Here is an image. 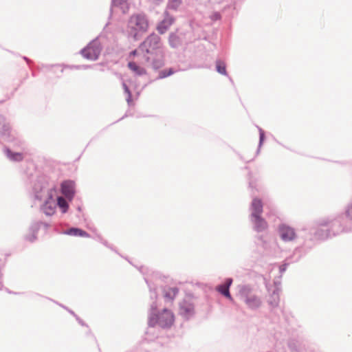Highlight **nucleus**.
<instances>
[{
	"label": "nucleus",
	"instance_id": "f257e3e1",
	"mask_svg": "<svg viewBox=\"0 0 352 352\" xmlns=\"http://www.w3.org/2000/svg\"><path fill=\"white\" fill-rule=\"evenodd\" d=\"M138 50L143 53L147 66L153 69L161 68L164 63V51L160 37L152 33L140 45Z\"/></svg>",
	"mask_w": 352,
	"mask_h": 352
},
{
	"label": "nucleus",
	"instance_id": "f03ea898",
	"mask_svg": "<svg viewBox=\"0 0 352 352\" xmlns=\"http://www.w3.org/2000/svg\"><path fill=\"white\" fill-rule=\"evenodd\" d=\"M33 192L34 198L42 200L45 198L44 203L41 206V211L47 216H52L55 213L56 204L54 199L55 190L52 188H47L46 184L38 179L34 184Z\"/></svg>",
	"mask_w": 352,
	"mask_h": 352
},
{
	"label": "nucleus",
	"instance_id": "7ed1b4c3",
	"mask_svg": "<svg viewBox=\"0 0 352 352\" xmlns=\"http://www.w3.org/2000/svg\"><path fill=\"white\" fill-rule=\"evenodd\" d=\"M157 305L156 301H153L151 304L148 325L149 327L160 326L162 328H169L172 326L175 320L173 313L166 309H163L161 311H157Z\"/></svg>",
	"mask_w": 352,
	"mask_h": 352
},
{
	"label": "nucleus",
	"instance_id": "20e7f679",
	"mask_svg": "<svg viewBox=\"0 0 352 352\" xmlns=\"http://www.w3.org/2000/svg\"><path fill=\"white\" fill-rule=\"evenodd\" d=\"M149 21L147 15L143 12L131 15L128 21L129 36L134 41L139 40L142 34L148 31Z\"/></svg>",
	"mask_w": 352,
	"mask_h": 352
},
{
	"label": "nucleus",
	"instance_id": "39448f33",
	"mask_svg": "<svg viewBox=\"0 0 352 352\" xmlns=\"http://www.w3.org/2000/svg\"><path fill=\"white\" fill-rule=\"evenodd\" d=\"M238 296L239 300L251 310H256L262 305L261 297L256 294L253 287L249 284L238 286Z\"/></svg>",
	"mask_w": 352,
	"mask_h": 352
},
{
	"label": "nucleus",
	"instance_id": "423d86ee",
	"mask_svg": "<svg viewBox=\"0 0 352 352\" xmlns=\"http://www.w3.org/2000/svg\"><path fill=\"white\" fill-rule=\"evenodd\" d=\"M250 210V221L252 228L256 232H263L267 230L268 224L265 219L261 217L263 212V204L261 199H253Z\"/></svg>",
	"mask_w": 352,
	"mask_h": 352
},
{
	"label": "nucleus",
	"instance_id": "0eeeda50",
	"mask_svg": "<svg viewBox=\"0 0 352 352\" xmlns=\"http://www.w3.org/2000/svg\"><path fill=\"white\" fill-rule=\"evenodd\" d=\"M0 135L5 141L13 142L19 146L24 148L25 142L13 135L9 122L1 115H0Z\"/></svg>",
	"mask_w": 352,
	"mask_h": 352
},
{
	"label": "nucleus",
	"instance_id": "6e6552de",
	"mask_svg": "<svg viewBox=\"0 0 352 352\" xmlns=\"http://www.w3.org/2000/svg\"><path fill=\"white\" fill-rule=\"evenodd\" d=\"M101 50L102 47L100 42L98 40H94L86 47L83 48L80 53L85 58L96 60L98 58Z\"/></svg>",
	"mask_w": 352,
	"mask_h": 352
},
{
	"label": "nucleus",
	"instance_id": "1a4fd4ad",
	"mask_svg": "<svg viewBox=\"0 0 352 352\" xmlns=\"http://www.w3.org/2000/svg\"><path fill=\"white\" fill-rule=\"evenodd\" d=\"M277 232L280 239L285 243L294 242L298 238L295 229L286 223L279 224Z\"/></svg>",
	"mask_w": 352,
	"mask_h": 352
},
{
	"label": "nucleus",
	"instance_id": "9d476101",
	"mask_svg": "<svg viewBox=\"0 0 352 352\" xmlns=\"http://www.w3.org/2000/svg\"><path fill=\"white\" fill-rule=\"evenodd\" d=\"M195 314V305L188 299L183 300L179 305V314L185 320L192 318Z\"/></svg>",
	"mask_w": 352,
	"mask_h": 352
},
{
	"label": "nucleus",
	"instance_id": "9b49d317",
	"mask_svg": "<svg viewBox=\"0 0 352 352\" xmlns=\"http://www.w3.org/2000/svg\"><path fill=\"white\" fill-rule=\"evenodd\" d=\"M320 225L322 226H328L330 229L332 235L336 236L340 232L344 231V228L342 225L341 218L335 219L333 220H322L320 221Z\"/></svg>",
	"mask_w": 352,
	"mask_h": 352
},
{
	"label": "nucleus",
	"instance_id": "f8f14e48",
	"mask_svg": "<svg viewBox=\"0 0 352 352\" xmlns=\"http://www.w3.org/2000/svg\"><path fill=\"white\" fill-rule=\"evenodd\" d=\"M61 193L64 197L72 201L75 195V183L71 180H67L62 182Z\"/></svg>",
	"mask_w": 352,
	"mask_h": 352
},
{
	"label": "nucleus",
	"instance_id": "ddd939ff",
	"mask_svg": "<svg viewBox=\"0 0 352 352\" xmlns=\"http://www.w3.org/2000/svg\"><path fill=\"white\" fill-rule=\"evenodd\" d=\"M174 21V17L166 11L164 12V19L158 24L157 27L158 32L161 34H164L170 28V26L173 23Z\"/></svg>",
	"mask_w": 352,
	"mask_h": 352
},
{
	"label": "nucleus",
	"instance_id": "4468645a",
	"mask_svg": "<svg viewBox=\"0 0 352 352\" xmlns=\"http://www.w3.org/2000/svg\"><path fill=\"white\" fill-rule=\"evenodd\" d=\"M4 153L7 158L12 162H19L24 159V154L22 152L13 151L8 147L4 148Z\"/></svg>",
	"mask_w": 352,
	"mask_h": 352
},
{
	"label": "nucleus",
	"instance_id": "2eb2a0df",
	"mask_svg": "<svg viewBox=\"0 0 352 352\" xmlns=\"http://www.w3.org/2000/svg\"><path fill=\"white\" fill-rule=\"evenodd\" d=\"M319 228L314 232L315 238L320 240L327 239L333 235L331 233L328 226H322L319 224Z\"/></svg>",
	"mask_w": 352,
	"mask_h": 352
},
{
	"label": "nucleus",
	"instance_id": "dca6fc26",
	"mask_svg": "<svg viewBox=\"0 0 352 352\" xmlns=\"http://www.w3.org/2000/svg\"><path fill=\"white\" fill-rule=\"evenodd\" d=\"M41 223H32L29 228L30 233L25 237V240L32 243L37 239V233L41 228Z\"/></svg>",
	"mask_w": 352,
	"mask_h": 352
},
{
	"label": "nucleus",
	"instance_id": "f3484780",
	"mask_svg": "<svg viewBox=\"0 0 352 352\" xmlns=\"http://www.w3.org/2000/svg\"><path fill=\"white\" fill-rule=\"evenodd\" d=\"M280 289L278 286L275 285L274 289L272 290L269 299L267 300L268 304L272 307H276L278 305L280 301Z\"/></svg>",
	"mask_w": 352,
	"mask_h": 352
},
{
	"label": "nucleus",
	"instance_id": "a211bd4d",
	"mask_svg": "<svg viewBox=\"0 0 352 352\" xmlns=\"http://www.w3.org/2000/svg\"><path fill=\"white\" fill-rule=\"evenodd\" d=\"M164 296L166 300L173 301L179 293V289L177 287H166L164 288Z\"/></svg>",
	"mask_w": 352,
	"mask_h": 352
},
{
	"label": "nucleus",
	"instance_id": "6ab92c4d",
	"mask_svg": "<svg viewBox=\"0 0 352 352\" xmlns=\"http://www.w3.org/2000/svg\"><path fill=\"white\" fill-rule=\"evenodd\" d=\"M64 234L75 236L89 237V233L78 228H71L66 230Z\"/></svg>",
	"mask_w": 352,
	"mask_h": 352
},
{
	"label": "nucleus",
	"instance_id": "aec40b11",
	"mask_svg": "<svg viewBox=\"0 0 352 352\" xmlns=\"http://www.w3.org/2000/svg\"><path fill=\"white\" fill-rule=\"evenodd\" d=\"M168 43L171 47L177 48L182 45V39L176 33H171L169 35Z\"/></svg>",
	"mask_w": 352,
	"mask_h": 352
},
{
	"label": "nucleus",
	"instance_id": "412c9836",
	"mask_svg": "<svg viewBox=\"0 0 352 352\" xmlns=\"http://www.w3.org/2000/svg\"><path fill=\"white\" fill-rule=\"evenodd\" d=\"M69 200L63 197H58L57 201L56 202L63 214H65L69 210Z\"/></svg>",
	"mask_w": 352,
	"mask_h": 352
},
{
	"label": "nucleus",
	"instance_id": "4be33fe9",
	"mask_svg": "<svg viewBox=\"0 0 352 352\" xmlns=\"http://www.w3.org/2000/svg\"><path fill=\"white\" fill-rule=\"evenodd\" d=\"M111 6L119 7L124 14L128 12L129 10V3L126 0H112Z\"/></svg>",
	"mask_w": 352,
	"mask_h": 352
},
{
	"label": "nucleus",
	"instance_id": "5701e85b",
	"mask_svg": "<svg viewBox=\"0 0 352 352\" xmlns=\"http://www.w3.org/2000/svg\"><path fill=\"white\" fill-rule=\"evenodd\" d=\"M128 67L137 76H143L146 74V69L140 67L135 62H129Z\"/></svg>",
	"mask_w": 352,
	"mask_h": 352
},
{
	"label": "nucleus",
	"instance_id": "b1692460",
	"mask_svg": "<svg viewBox=\"0 0 352 352\" xmlns=\"http://www.w3.org/2000/svg\"><path fill=\"white\" fill-rule=\"evenodd\" d=\"M257 243L267 252H270L274 245V243L267 241L263 236H257Z\"/></svg>",
	"mask_w": 352,
	"mask_h": 352
},
{
	"label": "nucleus",
	"instance_id": "393cba45",
	"mask_svg": "<svg viewBox=\"0 0 352 352\" xmlns=\"http://www.w3.org/2000/svg\"><path fill=\"white\" fill-rule=\"evenodd\" d=\"M215 65H216V70L219 74L223 75V76H228V73L226 71V63L223 60H221L220 59L217 60L215 62Z\"/></svg>",
	"mask_w": 352,
	"mask_h": 352
},
{
	"label": "nucleus",
	"instance_id": "a878e982",
	"mask_svg": "<svg viewBox=\"0 0 352 352\" xmlns=\"http://www.w3.org/2000/svg\"><path fill=\"white\" fill-rule=\"evenodd\" d=\"M216 290L219 292L221 294L228 298L230 300H232L233 298L230 294V289L228 288L225 287L223 284L219 285L216 287Z\"/></svg>",
	"mask_w": 352,
	"mask_h": 352
},
{
	"label": "nucleus",
	"instance_id": "bb28decb",
	"mask_svg": "<svg viewBox=\"0 0 352 352\" xmlns=\"http://www.w3.org/2000/svg\"><path fill=\"white\" fill-rule=\"evenodd\" d=\"M182 3V0H168L167 3V9L172 10H177Z\"/></svg>",
	"mask_w": 352,
	"mask_h": 352
},
{
	"label": "nucleus",
	"instance_id": "cd10ccee",
	"mask_svg": "<svg viewBox=\"0 0 352 352\" xmlns=\"http://www.w3.org/2000/svg\"><path fill=\"white\" fill-rule=\"evenodd\" d=\"M177 71L173 68H169L168 69H163L160 71L159 76L157 79H162L174 74Z\"/></svg>",
	"mask_w": 352,
	"mask_h": 352
},
{
	"label": "nucleus",
	"instance_id": "c85d7f7f",
	"mask_svg": "<svg viewBox=\"0 0 352 352\" xmlns=\"http://www.w3.org/2000/svg\"><path fill=\"white\" fill-rule=\"evenodd\" d=\"M122 87H123L124 92L127 94L126 102H127L128 104L130 105L131 103L132 102V97H131V91L124 82H122Z\"/></svg>",
	"mask_w": 352,
	"mask_h": 352
},
{
	"label": "nucleus",
	"instance_id": "c756f323",
	"mask_svg": "<svg viewBox=\"0 0 352 352\" xmlns=\"http://www.w3.org/2000/svg\"><path fill=\"white\" fill-rule=\"evenodd\" d=\"M258 130H259V143H258V148L256 151V154H258V153L260 152V148L263 144V142L264 141V139H265V133H264V131H263L262 129L261 128H258Z\"/></svg>",
	"mask_w": 352,
	"mask_h": 352
},
{
	"label": "nucleus",
	"instance_id": "7c9ffc66",
	"mask_svg": "<svg viewBox=\"0 0 352 352\" xmlns=\"http://www.w3.org/2000/svg\"><path fill=\"white\" fill-rule=\"evenodd\" d=\"M145 280L146 282V283L148 284V286L149 287V289H150V292H151V294H150V298L151 300H156L157 299V294H156V292L155 289H152L151 288V286L150 285V284L148 283V280H146V278H145Z\"/></svg>",
	"mask_w": 352,
	"mask_h": 352
},
{
	"label": "nucleus",
	"instance_id": "2f4dec72",
	"mask_svg": "<svg viewBox=\"0 0 352 352\" xmlns=\"http://www.w3.org/2000/svg\"><path fill=\"white\" fill-rule=\"evenodd\" d=\"M210 19L214 21H218L221 19V15L219 12H214L210 15Z\"/></svg>",
	"mask_w": 352,
	"mask_h": 352
},
{
	"label": "nucleus",
	"instance_id": "473e14b6",
	"mask_svg": "<svg viewBox=\"0 0 352 352\" xmlns=\"http://www.w3.org/2000/svg\"><path fill=\"white\" fill-rule=\"evenodd\" d=\"M232 282H233V280L232 278H227L225 280V282L223 285L225 286V287H227V288H228V289H230V287L232 284Z\"/></svg>",
	"mask_w": 352,
	"mask_h": 352
},
{
	"label": "nucleus",
	"instance_id": "72a5a7b5",
	"mask_svg": "<svg viewBox=\"0 0 352 352\" xmlns=\"http://www.w3.org/2000/svg\"><path fill=\"white\" fill-rule=\"evenodd\" d=\"M346 212L347 217L352 220V201L351 203L349 205Z\"/></svg>",
	"mask_w": 352,
	"mask_h": 352
},
{
	"label": "nucleus",
	"instance_id": "f704fd0d",
	"mask_svg": "<svg viewBox=\"0 0 352 352\" xmlns=\"http://www.w3.org/2000/svg\"><path fill=\"white\" fill-rule=\"evenodd\" d=\"M288 346H289V349L292 351H296L297 350V346H296V344L293 341H289V343H288Z\"/></svg>",
	"mask_w": 352,
	"mask_h": 352
},
{
	"label": "nucleus",
	"instance_id": "c9c22d12",
	"mask_svg": "<svg viewBox=\"0 0 352 352\" xmlns=\"http://www.w3.org/2000/svg\"><path fill=\"white\" fill-rule=\"evenodd\" d=\"M69 67L71 68V69H87L88 67V66H86V65H72V66H69Z\"/></svg>",
	"mask_w": 352,
	"mask_h": 352
},
{
	"label": "nucleus",
	"instance_id": "e433bc0d",
	"mask_svg": "<svg viewBox=\"0 0 352 352\" xmlns=\"http://www.w3.org/2000/svg\"><path fill=\"white\" fill-rule=\"evenodd\" d=\"M33 223H41V227L43 226L45 228V230H47L50 227V225L47 223H45L41 221H34Z\"/></svg>",
	"mask_w": 352,
	"mask_h": 352
},
{
	"label": "nucleus",
	"instance_id": "4c0bfd02",
	"mask_svg": "<svg viewBox=\"0 0 352 352\" xmlns=\"http://www.w3.org/2000/svg\"><path fill=\"white\" fill-rule=\"evenodd\" d=\"M149 2H151L153 4H155L156 6L160 5L161 3L164 1V0H148Z\"/></svg>",
	"mask_w": 352,
	"mask_h": 352
},
{
	"label": "nucleus",
	"instance_id": "58836bf2",
	"mask_svg": "<svg viewBox=\"0 0 352 352\" xmlns=\"http://www.w3.org/2000/svg\"><path fill=\"white\" fill-rule=\"evenodd\" d=\"M287 265L288 264L287 263H285L282 265L280 266V272L281 273H283V272H285L286 270H287Z\"/></svg>",
	"mask_w": 352,
	"mask_h": 352
},
{
	"label": "nucleus",
	"instance_id": "ea45409f",
	"mask_svg": "<svg viewBox=\"0 0 352 352\" xmlns=\"http://www.w3.org/2000/svg\"><path fill=\"white\" fill-rule=\"evenodd\" d=\"M76 318L78 320V322H79V324H80L82 326L85 325L84 322L79 317L76 316Z\"/></svg>",
	"mask_w": 352,
	"mask_h": 352
},
{
	"label": "nucleus",
	"instance_id": "a19ab883",
	"mask_svg": "<svg viewBox=\"0 0 352 352\" xmlns=\"http://www.w3.org/2000/svg\"><path fill=\"white\" fill-rule=\"evenodd\" d=\"M23 58L27 62L28 64H30L32 61L26 56H23Z\"/></svg>",
	"mask_w": 352,
	"mask_h": 352
},
{
	"label": "nucleus",
	"instance_id": "79ce46f5",
	"mask_svg": "<svg viewBox=\"0 0 352 352\" xmlns=\"http://www.w3.org/2000/svg\"><path fill=\"white\" fill-rule=\"evenodd\" d=\"M102 243L107 247L111 248L106 241H102Z\"/></svg>",
	"mask_w": 352,
	"mask_h": 352
},
{
	"label": "nucleus",
	"instance_id": "37998d69",
	"mask_svg": "<svg viewBox=\"0 0 352 352\" xmlns=\"http://www.w3.org/2000/svg\"><path fill=\"white\" fill-rule=\"evenodd\" d=\"M68 311H69L71 314H72L75 318L77 316L73 311H72V310H68Z\"/></svg>",
	"mask_w": 352,
	"mask_h": 352
},
{
	"label": "nucleus",
	"instance_id": "c03bdc74",
	"mask_svg": "<svg viewBox=\"0 0 352 352\" xmlns=\"http://www.w3.org/2000/svg\"><path fill=\"white\" fill-rule=\"evenodd\" d=\"M136 53H137V50H135L131 52V54H133V55H135Z\"/></svg>",
	"mask_w": 352,
	"mask_h": 352
},
{
	"label": "nucleus",
	"instance_id": "a18cd8bd",
	"mask_svg": "<svg viewBox=\"0 0 352 352\" xmlns=\"http://www.w3.org/2000/svg\"><path fill=\"white\" fill-rule=\"evenodd\" d=\"M81 208L80 206L78 207V210L80 211Z\"/></svg>",
	"mask_w": 352,
	"mask_h": 352
},
{
	"label": "nucleus",
	"instance_id": "49530a36",
	"mask_svg": "<svg viewBox=\"0 0 352 352\" xmlns=\"http://www.w3.org/2000/svg\"><path fill=\"white\" fill-rule=\"evenodd\" d=\"M221 1H222V0H219L218 3H221Z\"/></svg>",
	"mask_w": 352,
	"mask_h": 352
}]
</instances>
